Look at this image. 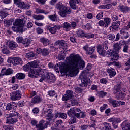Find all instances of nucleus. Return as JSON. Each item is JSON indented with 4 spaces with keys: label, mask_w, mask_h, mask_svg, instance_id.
<instances>
[{
    "label": "nucleus",
    "mask_w": 130,
    "mask_h": 130,
    "mask_svg": "<svg viewBox=\"0 0 130 130\" xmlns=\"http://www.w3.org/2000/svg\"><path fill=\"white\" fill-rule=\"evenodd\" d=\"M85 63L79 55L71 54L66 58V63H62L60 67L61 72L69 73L70 77H75L78 74V67L80 70L85 68Z\"/></svg>",
    "instance_id": "obj_1"
},
{
    "label": "nucleus",
    "mask_w": 130,
    "mask_h": 130,
    "mask_svg": "<svg viewBox=\"0 0 130 130\" xmlns=\"http://www.w3.org/2000/svg\"><path fill=\"white\" fill-rule=\"evenodd\" d=\"M38 67H39V60H35L27 63V67L30 69V71L28 73L29 77L30 78H34V77H36V76H40L41 69L40 70L39 68L36 69V68H38Z\"/></svg>",
    "instance_id": "obj_2"
},
{
    "label": "nucleus",
    "mask_w": 130,
    "mask_h": 130,
    "mask_svg": "<svg viewBox=\"0 0 130 130\" xmlns=\"http://www.w3.org/2000/svg\"><path fill=\"white\" fill-rule=\"evenodd\" d=\"M41 78L39 80L41 83L43 81H48L50 83H53L56 81V78L54 75L52 74H48L45 69H41L40 72V76Z\"/></svg>",
    "instance_id": "obj_3"
},
{
    "label": "nucleus",
    "mask_w": 130,
    "mask_h": 130,
    "mask_svg": "<svg viewBox=\"0 0 130 130\" xmlns=\"http://www.w3.org/2000/svg\"><path fill=\"white\" fill-rule=\"evenodd\" d=\"M56 8L58 10H60L59 12V15L62 18H66L68 17V15L71 14L72 9L70 7H67L62 4V3L59 2L56 5Z\"/></svg>",
    "instance_id": "obj_4"
},
{
    "label": "nucleus",
    "mask_w": 130,
    "mask_h": 130,
    "mask_svg": "<svg viewBox=\"0 0 130 130\" xmlns=\"http://www.w3.org/2000/svg\"><path fill=\"white\" fill-rule=\"evenodd\" d=\"M6 116L7 117V122L11 124L16 123L18 121V119L21 118V115L15 111H13L10 114H6Z\"/></svg>",
    "instance_id": "obj_5"
},
{
    "label": "nucleus",
    "mask_w": 130,
    "mask_h": 130,
    "mask_svg": "<svg viewBox=\"0 0 130 130\" xmlns=\"http://www.w3.org/2000/svg\"><path fill=\"white\" fill-rule=\"evenodd\" d=\"M82 113V111L80 109H78L76 107L71 108L70 110L67 112V114L70 117H73L75 116L77 118L80 117V114Z\"/></svg>",
    "instance_id": "obj_6"
},
{
    "label": "nucleus",
    "mask_w": 130,
    "mask_h": 130,
    "mask_svg": "<svg viewBox=\"0 0 130 130\" xmlns=\"http://www.w3.org/2000/svg\"><path fill=\"white\" fill-rule=\"evenodd\" d=\"M87 74L86 71H83L80 76L82 82V83L79 85L80 87H87V84L90 83V79L87 77Z\"/></svg>",
    "instance_id": "obj_7"
},
{
    "label": "nucleus",
    "mask_w": 130,
    "mask_h": 130,
    "mask_svg": "<svg viewBox=\"0 0 130 130\" xmlns=\"http://www.w3.org/2000/svg\"><path fill=\"white\" fill-rule=\"evenodd\" d=\"M52 105H47L46 106V107L48 108H47L46 109H45L44 110L45 114L47 113V119H48L49 120V121H51V118H52V117H53V115H52V110L50 108H51V107H52ZM50 107V108H49Z\"/></svg>",
    "instance_id": "obj_8"
},
{
    "label": "nucleus",
    "mask_w": 130,
    "mask_h": 130,
    "mask_svg": "<svg viewBox=\"0 0 130 130\" xmlns=\"http://www.w3.org/2000/svg\"><path fill=\"white\" fill-rule=\"evenodd\" d=\"M6 45L9 47L11 50H14L18 47V44L14 41L7 40L5 42Z\"/></svg>",
    "instance_id": "obj_9"
},
{
    "label": "nucleus",
    "mask_w": 130,
    "mask_h": 130,
    "mask_svg": "<svg viewBox=\"0 0 130 130\" xmlns=\"http://www.w3.org/2000/svg\"><path fill=\"white\" fill-rule=\"evenodd\" d=\"M22 95H21V92L19 90L15 91L10 93V98L12 100L16 101V100H19L21 99Z\"/></svg>",
    "instance_id": "obj_10"
},
{
    "label": "nucleus",
    "mask_w": 130,
    "mask_h": 130,
    "mask_svg": "<svg viewBox=\"0 0 130 130\" xmlns=\"http://www.w3.org/2000/svg\"><path fill=\"white\" fill-rule=\"evenodd\" d=\"M36 52H37L38 54H40V53H41L43 56H47V55H49L50 51H49L47 48L41 49V48H39L36 49Z\"/></svg>",
    "instance_id": "obj_11"
},
{
    "label": "nucleus",
    "mask_w": 130,
    "mask_h": 130,
    "mask_svg": "<svg viewBox=\"0 0 130 130\" xmlns=\"http://www.w3.org/2000/svg\"><path fill=\"white\" fill-rule=\"evenodd\" d=\"M56 45H59L60 47H62V49L64 50L63 53H67V49H68V45L66 43V41L59 40L56 42Z\"/></svg>",
    "instance_id": "obj_12"
},
{
    "label": "nucleus",
    "mask_w": 130,
    "mask_h": 130,
    "mask_svg": "<svg viewBox=\"0 0 130 130\" xmlns=\"http://www.w3.org/2000/svg\"><path fill=\"white\" fill-rule=\"evenodd\" d=\"M74 94V92L72 90H67L66 91V94L64 95L62 97L63 101H67V100H70V99H72Z\"/></svg>",
    "instance_id": "obj_13"
},
{
    "label": "nucleus",
    "mask_w": 130,
    "mask_h": 130,
    "mask_svg": "<svg viewBox=\"0 0 130 130\" xmlns=\"http://www.w3.org/2000/svg\"><path fill=\"white\" fill-rule=\"evenodd\" d=\"M119 26H120V21H117L112 23V25L110 27V30L112 32H114L117 30L118 28H119Z\"/></svg>",
    "instance_id": "obj_14"
},
{
    "label": "nucleus",
    "mask_w": 130,
    "mask_h": 130,
    "mask_svg": "<svg viewBox=\"0 0 130 130\" xmlns=\"http://www.w3.org/2000/svg\"><path fill=\"white\" fill-rule=\"evenodd\" d=\"M80 2V0H70L69 5L72 9L76 10L78 8V5Z\"/></svg>",
    "instance_id": "obj_15"
},
{
    "label": "nucleus",
    "mask_w": 130,
    "mask_h": 130,
    "mask_svg": "<svg viewBox=\"0 0 130 130\" xmlns=\"http://www.w3.org/2000/svg\"><path fill=\"white\" fill-rule=\"evenodd\" d=\"M21 19H17L14 22H13V26H17L18 27H21L23 29L24 25L26 23V21Z\"/></svg>",
    "instance_id": "obj_16"
},
{
    "label": "nucleus",
    "mask_w": 130,
    "mask_h": 130,
    "mask_svg": "<svg viewBox=\"0 0 130 130\" xmlns=\"http://www.w3.org/2000/svg\"><path fill=\"white\" fill-rule=\"evenodd\" d=\"M17 7L20 8V9H27V10L30 9L31 5L29 4H25L24 2H20L16 4Z\"/></svg>",
    "instance_id": "obj_17"
},
{
    "label": "nucleus",
    "mask_w": 130,
    "mask_h": 130,
    "mask_svg": "<svg viewBox=\"0 0 130 130\" xmlns=\"http://www.w3.org/2000/svg\"><path fill=\"white\" fill-rule=\"evenodd\" d=\"M83 48L86 51V53L89 55H92L95 52V49H96V48L94 47H89L88 46H84Z\"/></svg>",
    "instance_id": "obj_18"
},
{
    "label": "nucleus",
    "mask_w": 130,
    "mask_h": 130,
    "mask_svg": "<svg viewBox=\"0 0 130 130\" xmlns=\"http://www.w3.org/2000/svg\"><path fill=\"white\" fill-rule=\"evenodd\" d=\"M12 64H13V66L23 64V60L19 57H14L12 60Z\"/></svg>",
    "instance_id": "obj_19"
},
{
    "label": "nucleus",
    "mask_w": 130,
    "mask_h": 130,
    "mask_svg": "<svg viewBox=\"0 0 130 130\" xmlns=\"http://www.w3.org/2000/svg\"><path fill=\"white\" fill-rule=\"evenodd\" d=\"M47 29L51 33V34H55L56 32H57V29H60V27L57 25H54V27H53L48 26Z\"/></svg>",
    "instance_id": "obj_20"
},
{
    "label": "nucleus",
    "mask_w": 130,
    "mask_h": 130,
    "mask_svg": "<svg viewBox=\"0 0 130 130\" xmlns=\"http://www.w3.org/2000/svg\"><path fill=\"white\" fill-rule=\"evenodd\" d=\"M1 73L3 76H4V75H6V76L12 75V74H13V70H12L11 68H9L8 69H3L2 70Z\"/></svg>",
    "instance_id": "obj_21"
},
{
    "label": "nucleus",
    "mask_w": 130,
    "mask_h": 130,
    "mask_svg": "<svg viewBox=\"0 0 130 130\" xmlns=\"http://www.w3.org/2000/svg\"><path fill=\"white\" fill-rule=\"evenodd\" d=\"M107 73L109 74L110 78H112V77H114L116 75V72H115V70L112 68H108L107 69Z\"/></svg>",
    "instance_id": "obj_22"
},
{
    "label": "nucleus",
    "mask_w": 130,
    "mask_h": 130,
    "mask_svg": "<svg viewBox=\"0 0 130 130\" xmlns=\"http://www.w3.org/2000/svg\"><path fill=\"white\" fill-rule=\"evenodd\" d=\"M122 129L123 130H130V124L128 121H124L122 124Z\"/></svg>",
    "instance_id": "obj_23"
},
{
    "label": "nucleus",
    "mask_w": 130,
    "mask_h": 130,
    "mask_svg": "<svg viewBox=\"0 0 130 130\" xmlns=\"http://www.w3.org/2000/svg\"><path fill=\"white\" fill-rule=\"evenodd\" d=\"M41 102V98L39 96H36L31 100V103L32 104H37Z\"/></svg>",
    "instance_id": "obj_24"
},
{
    "label": "nucleus",
    "mask_w": 130,
    "mask_h": 130,
    "mask_svg": "<svg viewBox=\"0 0 130 130\" xmlns=\"http://www.w3.org/2000/svg\"><path fill=\"white\" fill-rule=\"evenodd\" d=\"M120 35H121V38H125L126 39V38H128L129 37V34L128 32H126L124 31V30L122 29L120 31Z\"/></svg>",
    "instance_id": "obj_25"
},
{
    "label": "nucleus",
    "mask_w": 130,
    "mask_h": 130,
    "mask_svg": "<svg viewBox=\"0 0 130 130\" xmlns=\"http://www.w3.org/2000/svg\"><path fill=\"white\" fill-rule=\"evenodd\" d=\"M12 30L17 33H18V32H23L24 31L23 28H22L21 27H20V26H18L17 25H14L12 26Z\"/></svg>",
    "instance_id": "obj_26"
},
{
    "label": "nucleus",
    "mask_w": 130,
    "mask_h": 130,
    "mask_svg": "<svg viewBox=\"0 0 130 130\" xmlns=\"http://www.w3.org/2000/svg\"><path fill=\"white\" fill-rule=\"evenodd\" d=\"M119 9L123 13H127V12H129L130 11L129 7L127 6H119Z\"/></svg>",
    "instance_id": "obj_27"
},
{
    "label": "nucleus",
    "mask_w": 130,
    "mask_h": 130,
    "mask_svg": "<svg viewBox=\"0 0 130 130\" xmlns=\"http://www.w3.org/2000/svg\"><path fill=\"white\" fill-rule=\"evenodd\" d=\"M109 102L112 104L113 107H117L119 104H121V102L119 101L110 100Z\"/></svg>",
    "instance_id": "obj_28"
},
{
    "label": "nucleus",
    "mask_w": 130,
    "mask_h": 130,
    "mask_svg": "<svg viewBox=\"0 0 130 130\" xmlns=\"http://www.w3.org/2000/svg\"><path fill=\"white\" fill-rule=\"evenodd\" d=\"M120 88H121V84H118L115 85L113 89L114 94H116V93H118V92L120 91Z\"/></svg>",
    "instance_id": "obj_29"
},
{
    "label": "nucleus",
    "mask_w": 130,
    "mask_h": 130,
    "mask_svg": "<svg viewBox=\"0 0 130 130\" xmlns=\"http://www.w3.org/2000/svg\"><path fill=\"white\" fill-rule=\"evenodd\" d=\"M41 42H42L44 46H47L49 44V40L45 38H42L40 39Z\"/></svg>",
    "instance_id": "obj_30"
},
{
    "label": "nucleus",
    "mask_w": 130,
    "mask_h": 130,
    "mask_svg": "<svg viewBox=\"0 0 130 130\" xmlns=\"http://www.w3.org/2000/svg\"><path fill=\"white\" fill-rule=\"evenodd\" d=\"M118 53L114 52L111 56V60L112 61H113V60H117V59H118Z\"/></svg>",
    "instance_id": "obj_31"
},
{
    "label": "nucleus",
    "mask_w": 130,
    "mask_h": 130,
    "mask_svg": "<svg viewBox=\"0 0 130 130\" xmlns=\"http://www.w3.org/2000/svg\"><path fill=\"white\" fill-rule=\"evenodd\" d=\"M25 77H26V75L25 74L22 73H19L16 75V78L18 79V80H22L23 79H25Z\"/></svg>",
    "instance_id": "obj_32"
},
{
    "label": "nucleus",
    "mask_w": 130,
    "mask_h": 130,
    "mask_svg": "<svg viewBox=\"0 0 130 130\" xmlns=\"http://www.w3.org/2000/svg\"><path fill=\"white\" fill-rule=\"evenodd\" d=\"M33 18L35 19V20H37L38 21L43 20L44 19V16L42 15H35L33 16Z\"/></svg>",
    "instance_id": "obj_33"
},
{
    "label": "nucleus",
    "mask_w": 130,
    "mask_h": 130,
    "mask_svg": "<svg viewBox=\"0 0 130 130\" xmlns=\"http://www.w3.org/2000/svg\"><path fill=\"white\" fill-rule=\"evenodd\" d=\"M31 41H30V39L27 38L23 40V41L22 42V44L24 45L25 47H28Z\"/></svg>",
    "instance_id": "obj_34"
},
{
    "label": "nucleus",
    "mask_w": 130,
    "mask_h": 130,
    "mask_svg": "<svg viewBox=\"0 0 130 130\" xmlns=\"http://www.w3.org/2000/svg\"><path fill=\"white\" fill-rule=\"evenodd\" d=\"M62 27L64 29L68 30V31H69V30H71V24H70V23L66 22L63 24Z\"/></svg>",
    "instance_id": "obj_35"
},
{
    "label": "nucleus",
    "mask_w": 130,
    "mask_h": 130,
    "mask_svg": "<svg viewBox=\"0 0 130 130\" xmlns=\"http://www.w3.org/2000/svg\"><path fill=\"white\" fill-rule=\"evenodd\" d=\"M110 22H111V20L109 18H105L104 24L105 25V27H108L109 25L110 24Z\"/></svg>",
    "instance_id": "obj_36"
},
{
    "label": "nucleus",
    "mask_w": 130,
    "mask_h": 130,
    "mask_svg": "<svg viewBox=\"0 0 130 130\" xmlns=\"http://www.w3.org/2000/svg\"><path fill=\"white\" fill-rule=\"evenodd\" d=\"M124 96H125V94L124 93L122 92H119L117 93L115 98L117 99H121V100H122L123 98H124Z\"/></svg>",
    "instance_id": "obj_37"
},
{
    "label": "nucleus",
    "mask_w": 130,
    "mask_h": 130,
    "mask_svg": "<svg viewBox=\"0 0 130 130\" xmlns=\"http://www.w3.org/2000/svg\"><path fill=\"white\" fill-rule=\"evenodd\" d=\"M14 22V20L10 19V20H6L4 21V25L6 27H10L12 23Z\"/></svg>",
    "instance_id": "obj_38"
},
{
    "label": "nucleus",
    "mask_w": 130,
    "mask_h": 130,
    "mask_svg": "<svg viewBox=\"0 0 130 130\" xmlns=\"http://www.w3.org/2000/svg\"><path fill=\"white\" fill-rule=\"evenodd\" d=\"M120 49H121V47L119 46L118 43H116L114 45V50H115L114 52H116L117 53V52H118V51H119Z\"/></svg>",
    "instance_id": "obj_39"
},
{
    "label": "nucleus",
    "mask_w": 130,
    "mask_h": 130,
    "mask_svg": "<svg viewBox=\"0 0 130 130\" xmlns=\"http://www.w3.org/2000/svg\"><path fill=\"white\" fill-rule=\"evenodd\" d=\"M104 124V127H103V130H111V125L110 124L105 122Z\"/></svg>",
    "instance_id": "obj_40"
},
{
    "label": "nucleus",
    "mask_w": 130,
    "mask_h": 130,
    "mask_svg": "<svg viewBox=\"0 0 130 130\" xmlns=\"http://www.w3.org/2000/svg\"><path fill=\"white\" fill-rule=\"evenodd\" d=\"M112 8V5L108 4L106 5H101L99 7V9H110Z\"/></svg>",
    "instance_id": "obj_41"
},
{
    "label": "nucleus",
    "mask_w": 130,
    "mask_h": 130,
    "mask_svg": "<svg viewBox=\"0 0 130 130\" xmlns=\"http://www.w3.org/2000/svg\"><path fill=\"white\" fill-rule=\"evenodd\" d=\"M86 32L82 30H79L77 31V35L79 37H85Z\"/></svg>",
    "instance_id": "obj_42"
},
{
    "label": "nucleus",
    "mask_w": 130,
    "mask_h": 130,
    "mask_svg": "<svg viewBox=\"0 0 130 130\" xmlns=\"http://www.w3.org/2000/svg\"><path fill=\"white\" fill-rule=\"evenodd\" d=\"M36 13L37 14H42V13H45V15H47L48 13L45 12V11L43 9H41L40 8H36Z\"/></svg>",
    "instance_id": "obj_43"
},
{
    "label": "nucleus",
    "mask_w": 130,
    "mask_h": 130,
    "mask_svg": "<svg viewBox=\"0 0 130 130\" xmlns=\"http://www.w3.org/2000/svg\"><path fill=\"white\" fill-rule=\"evenodd\" d=\"M26 55L28 56V58H30V57H35L36 58V57H37V54H35L33 52H29L26 53Z\"/></svg>",
    "instance_id": "obj_44"
},
{
    "label": "nucleus",
    "mask_w": 130,
    "mask_h": 130,
    "mask_svg": "<svg viewBox=\"0 0 130 130\" xmlns=\"http://www.w3.org/2000/svg\"><path fill=\"white\" fill-rule=\"evenodd\" d=\"M2 52L4 54H10V51L8 49L7 47H4L3 48L2 50Z\"/></svg>",
    "instance_id": "obj_45"
},
{
    "label": "nucleus",
    "mask_w": 130,
    "mask_h": 130,
    "mask_svg": "<svg viewBox=\"0 0 130 130\" xmlns=\"http://www.w3.org/2000/svg\"><path fill=\"white\" fill-rule=\"evenodd\" d=\"M14 109V105L11 103H8L6 106V110H13Z\"/></svg>",
    "instance_id": "obj_46"
},
{
    "label": "nucleus",
    "mask_w": 130,
    "mask_h": 130,
    "mask_svg": "<svg viewBox=\"0 0 130 130\" xmlns=\"http://www.w3.org/2000/svg\"><path fill=\"white\" fill-rule=\"evenodd\" d=\"M95 35H94V34H91V33H88V34H86L85 33V35L84 36V37H85V38H94Z\"/></svg>",
    "instance_id": "obj_47"
},
{
    "label": "nucleus",
    "mask_w": 130,
    "mask_h": 130,
    "mask_svg": "<svg viewBox=\"0 0 130 130\" xmlns=\"http://www.w3.org/2000/svg\"><path fill=\"white\" fill-rule=\"evenodd\" d=\"M7 16H8V13L4 11H0V17H1V18H6Z\"/></svg>",
    "instance_id": "obj_48"
},
{
    "label": "nucleus",
    "mask_w": 130,
    "mask_h": 130,
    "mask_svg": "<svg viewBox=\"0 0 130 130\" xmlns=\"http://www.w3.org/2000/svg\"><path fill=\"white\" fill-rule=\"evenodd\" d=\"M48 18L51 20V21H55L56 20V14H55L54 15H51L48 16Z\"/></svg>",
    "instance_id": "obj_49"
},
{
    "label": "nucleus",
    "mask_w": 130,
    "mask_h": 130,
    "mask_svg": "<svg viewBox=\"0 0 130 130\" xmlns=\"http://www.w3.org/2000/svg\"><path fill=\"white\" fill-rule=\"evenodd\" d=\"M3 128L5 130H14V128L13 127V126L11 125H3Z\"/></svg>",
    "instance_id": "obj_50"
},
{
    "label": "nucleus",
    "mask_w": 130,
    "mask_h": 130,
    "mask_svg": "<svg viewBox=\"0 0 130 130\" xmlns=\"http://www.w3.org/2000/svg\"><path fill=\"white\" fill-rule=\"evenodd\" d=\"M62 125V120H58L55 123V126H61Z\"/></svg>",
    "instance_id": "obj_51"
},
{
    "label": "nucleus",
    "mask_w": 130,
    "mask_h": 130,
    "mask_svg": "<svg viewBox=\"0 0 130 130\" xmlns=\"http://www.w3.org/2000/svg\"><path fill=\"white\" fill-rule=\"evenodd\" d=\"M114 51L109 49L107 52H106V55H107V56H111L112 55V54H113Z\"/></svg>",
    "instance_id": "obj_52"
},
{
    "label": "nucleus",
    "mask_w": 130,
    "mask_h": 130,
    "mask_svg": "<svg viewBox=\"0 0 130 130\" xmlns=\"http://www.w3.org/2000/svg\"><path fill=\"white\" fill-rule=\"evenodd\" d=\"M99 54L101 56H105L106 55V52L105 50H99L98 52Z\"/></svg>",
    "instance_id": "obj_53"
},
{
    "label": "nucleus",
    "mask_w": 130,
    "mask_h": 130,
    "mask_svg": "<svg viewBox=\"0 0 130 130\" xmlns=\"http://www.w3.org/2000/svg\"><path fill=\"white\" fill-rule=\"evenodd\" d=\"M23 41L24 39L22 37H18L16 38V41L18 43H23Z\"/></svg>",
    "instance_id": "obj_54"
},
{
    "label": "nucleus",
    "mask_w": 130,
    "mask_h": 130,
    "mask_svg": "<svg viewBox=\"0 0 130 130\" xmlns=\"http://www.w3.org/2000/svg\"><path fill=\"white\" fill-rule=\"evenodd\" d=\"M102 18H103V12H100L96 15V19L98 20H101Z\"/></svg>",
    "instance_id": "obj_55"
},
{
    "label": "nucleus",
    "mask_w": 130,
    "mask_h": 130,
    "mask_svg": "<svg viewBox=\"0 0 130 130\" xmlns=\"http://www.w3.org/2000/svg\"><path fill=\"white\" fill-rule=\"evenodd\" d=\"M107 95V92H104L103 91H100L99 92V96L103 98Z\"/></svg>",
    "instance_id": "obj_56"
},
{
    "label": "nucleus",
    "mask_w": 130,
    "mask_h": 130,
    "mask_svg": "<svg viewBox=\"0 0 130 130\" xmlns=\"http://www.w3.org/2000/svg\"><path fill=\"white\" fill-rule=\"evenodd\" d=\"M17 105L19 107H23L25 105V102L23 101H19L18 102Z\"/></svg>",
    "instance_id": "obj_57"
},
{
    "label": "nucleus",
    "mask_w": 130,
    "mask_h": 130,
    "mask_svg": "<svg viewBox=\"0 0 130 130\" xmlns=\"http://www.w3.org/2000/svg\"><path fill=\"white\" fill-rule=\"evenodd\" d=\"M71 117V120L69 122V124H73V123H76V117H75V116L73 117Z\"/></svg>",
    "instance_id": "obj_58"
},
{
    "label": "nucleus",
    "mask_w": 130,
    "mask_h": 130,
    "mask_svg": "<svg viewBox=\"0 0 130 130\" xmlns=\"http://www.w3.org/2000/svg\"><path fill=\"white\" fill-rule=\"evenodd\" d=\"M118 120L113 123V127L114 128H118Z\"/></svg>",
    "instance_id": "obj_59"
},
{
    "label": "nucleus",
    "mask_w": 130,
    "mask_h": 130,
    "mask_svg": "<svg viewBox=\"0 0 130 130\" xmlns=\"http://www.w3.org/2000/svg\"><path fill=\"white\" fill-rule=\"evenodd\" d=\"M129 47L128 46V45H125V46H124L123 49V52H126V53L128 52V48Z\"/></svg>",
    "instance_id": "obj_60"
},
{
    "label": "nucleus",
    "mask_w": 130,
    "mask_h": 130,
    "mask_svg": "<svg viewBox=\"0 0 130 130\" xmlns=\"http://www.w3.org/2000/svg\"><path fill=\"white\" fill-rule=\"evenodd\" d=\"M108 38L109 40H113L115 38V36L113 34H110L108 36Z\"/></svg>",
    "instance_id": "obj_61"
},
{
    "label": "nucleus",
    "mask_w": 130,
    "mask_h": 130,
    "mask_svg": "<svg viewBox=\"0 0 130 130\" xmlns=\"http://www.w3.org/2000/svg\"><path fill=\"white\" fill-rule=\"evenodd\" d=\"M108 120L109 122H113V123L114 122H115L116 121H117L118 119L117 118H111L109 119Z\"/></svg>",
    "instance_id": "obj_62"
},
{
    "label": "nucleus",
    "mask_w": 130,
    "mask_h": 130,
    "mask_svg": "<svg viewBox=\"0 0 130 130\" xmlns=\"http://www.w3.org/2000/svg\"><path fill=\"white\" fill-rule=\"evenodd\" d=\"M107 43L108 42H105L103 43V49L104 50V49H107L108 48V47H107Z\"/></svg>",
    "instance_id": "obj_63"
},
{
    "label": "nucleus",
    "mask_w": 130,
    "mask_h": 130,
    "mask_svg": "<svg viewBox=\"0 0 130 130\" xmlns=\"http://www.w3.org/2000/svg\"><path fill=\"white\" fill-rule=\"evenodd\" d=\"M32 112L34 114H37L39 112V108H34L32 110Z\"/></svg>",
    "instance_id": "obj_64"
}]
</instances>
